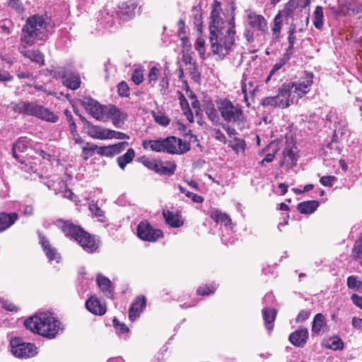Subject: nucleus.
<instances>
[{
	"mask_svg": "<svg viewBox=\"0 0 362 362\" xmlns=\"http://www.w3.org/2000/svg\"><path fill=\"white\" fill-rule=\"evenodd\" d=\"M234 7L225 11L221 4L214 1L209 21L211 52L219 58H223L232 49L235 42V24Z\"/></svg>",
	"mask_w": 362,
	"mask_h": 362,
	"instance_id": "nucleus-1",
	"label": "nucleus"
},
{
	"mask_svg": "<svg viewBox=\"0 0 362 362\" xmlns=\"http://www.w3.org/2000/svg\"><path fill=\"white\" fill-rule=\"evenodd\" d=\"M25 327L35 334L43 337L54 339L64 330L62 322L50 313H41L24 322Z\"/></svg>",
	"mask_w": 362,
	"mask_h": 362,
	"instance_id": "nucleus-2",
	"label": "nucleus"
},
{
	"mask_svg": "<svg viewBox=\"0 0 362 362\" xmlns=\"http://www.w3.org/2000/svg\"><path fill=\"white\" fill-rule=\"evenodd\" d=\"M49 19L46 16L35 15L28 18L23 29L21 41L27 45H32L47 35Z\"/></svg>",
	"mask_w": 362,
	"mask_h": 362,
	"instance_id": "nucleus-3",
	"label": "nucleus"
},
{
	"mask_svg": "<svg viewBox=\"0 0 362 362\" xmlns=\"http://www.w3.org/2000/svg\"><path fill=\"white\" fill-rule=\"evenodd\" d=\"M56 226L67 236L74 238L88 252H93L98 248V244L89 233L68 221L59 219Z\"/></svg>",
	"mask_w": 362,
	"mask_h": 362,
	"instance_id": "nucleus-4",
	"label": "nucleus"
},
{
	"mask_svg": "<svg viewBox=\"0 0 362 362\" xmlns=\"http://www.w3.org/2000/svg\"><path fill=\"white\" fill-rule=\"evenodd\" d=\"M291 87L286 86V83L282 84L279 88L278 93L274 96L264 98L262 105L282 109L289 107L296 100L295 95H291Z\"/></svg>",
	"mask_w": 362,
	"mask_h": 362,
	"instance_id": "nucleus-5",
	"label": "nucleus"
},
{
	"mask_svg": "<svg viewBox=\"0 0 362 362\" xmlns=\"http://www.w3.org/2000/svg\"><path fill=\"white\" fill-rule=\"evenodd\" d=\"M218 110L224 121L228 123L242 122L244 115L241 107L234 105L228 99H220L217 101Z\"/></svg>",
	"mask_w": 362,
	"mask_h": 362,
	"instance_id": "nucleus-6",
	"label": "nucleus"
},
{
	"mask_svg": "<svg viewBox=\"0 0 362 362\" xmlns=\"http://www.w3.org/2000/svg\"><path fill=\"white\" fill-rule=\"evenodd\" d=\"M81 103L86 111L96 120L102 122L110 120L112 105H101L97 100L90 98H84Z\"/></svg>",
	"mask_w": 362,
	"mask_h": 362,
	"instance_id": "nucleus-7",
	"label": "nucleus"
},
{
	"mask_svg": "<svg viewBox=\"0 0 362 362\" xmlns=\"http://www.w3.org/2000/svg\"><path fill=\"white\" fill-rule=\"evenodd\" d=\"M11 352L17 358H31L37 355V347L34 344L24 342L21 338L12 337L9 342Z\"/></svg>",
	"mask_w": 362,
	"mask_h": 362,
	"instance_id": "nucleus-8",
	"label": "nucleus"
},
{
	"mask_svg": "<svg viewBox=\"0 0 362 362\" xmlns=\"http://www.w3.org/2000/svg\"><path fill=\"white\" fill-rule=\"evenodd\" d=\"M313 75L311 73H305V77L297 82L286 83V86H291V95H295L296 99L302 98L308 93L313 83Z\"/></svg>",
	"mask_w": 362,
	"mask_h": 362,
	"instance_id": "nucleus-9",
	"label": "nucleus"
},
{
	"mask_svg": "<svg viewBox=\"0 0 362 362\" xmlns=\"http://www.w3.org/2000/svg\"><path fill=\"white\" fill-rule=\"evenodd\" d=\"M164 152L171 154H182L189 150V144L175 136L163 139Z\"/></svg>",
	"mask_w": 362,
	"mask_h": 362,
	"instance_id": "nucleus-10",
	"label": "nucleus"
},
{
	"mask_svg": "<svg viewBox=\"0 0 362 362\" xmlns=\"http://www.w3.org/2000/svg\"><path fill=\"white\" fill-rule=\"evenodd\" d=\"M137 235L142 240L156 242L163 236V232L153 228L148 222L141 221L137 226Z\"/></svg>",
	"mask_w": 362,
	"mask_h": 362,
	"instance_id": "nucleus-11",
	"label": "nucleus"
},
{
	"mask_svg": "<svg viewBox=\"0 0 362 362\" xmlns=\"http://www.w3.org/2000/svg\"><path fill=\"white\" fill-rule=\"evenodd\" d=\"M247 23L255 30L264 33L267 30V23L265 18L254 11L247 13Z\"/></svg>",
	"mask_w": 362,
	"mask_h": 362,
	"instance_id": "nucleus-12",
	"label": "nucleus"
},
{
	"mask_svg": "<svg viewBox=\"0 0 362 362\" xmlns=\"http://www.w3.org/2000/svg\"><path fill=\"white\" fill-rule=\"evenodd\" d=\"M30 115L35 116L51 122H56L58 119L57 116L49 109L34 103H33L31 110H30Z\"/></svg>",
	"mask_w": 362,
	"mask_h": 362,
	"instance_id": "nucleus-13",
	"label": "nucleus"
},
{
	"mask_svg": "<svg viewBox=\"0 0 362 362\" xmlns=\"http://www.w3.org/2000/svg\"><path fill=\"white\" fill-rule=\"evenodd\" d=\"M87 310L93 315H103L106 313V305L95 296H90L86 302Z\"/></svg>",
	"mask_w": 362,
	"mask_h": 362,
	"instance_id": "nucleus-14",
	"label": "nucleus"
},
{
	"mask_svg": "<svg viewBox=\"0 0 362 362\" xmlns=\"http://www.w3.org/2000/svg\"><path fill=\"white\" fill-rule=\"evenodd\" d=\"M30 147V141L26 137H21L13 146V156L20 162L23 163V156L21 153H25Z\"/></svg>",
	"mask_w": 362,
	"mask_h": 362,
	"instance_id": "nucleus-15",
	"label": "nucleus"
},
{
	"mask_svg": "<svg viewBox=\"0 0 362 362\" xmlns=\"http://www.w3.org/2000/svg\"><path fill=\"white\" fill-rule=\"evenodd\" d=\"M146 306V299L144 296L137 297L132 303L129 310V318L132 321L136 320Z\"/></svg>",
	"mask_w": 362,
	"mask_h": 362,
	"instance_id": "nucleus-16",
	"label": "nucleus"
},
{
	"mask_svg": "<svg viewBox=\"0 0 362 362\" xmlns=\"http://www.w3.org/2000/svg\"><path fill=\"white\" fill-rule=\"evenodd\" d=\"M87 134L95 139H108L109 129L99 125L88 124L86 127Z\"/></svg>",
	"mask_w": 362,
	"mask_h": 362,
	"instance_id": "nucleus-17",
	"label": "nucleus"
},
{
	"mask_svg": "<svg viewBox=\"0 0 362 362\" xmlns=\"http://www.w3.org/2000/svg\"><path fill=\"white\" fill-rule=\"evenodd\" d=\"M308 332L306 328H299L289 336L291 343L296 346H303L308 339Z\"/></svg>",
	"mask_w": 362,
	"mask_h": 362,
	"instance_id": "nucleus-18",
	"label": "nucleus"
},
{
	"mask_svg": "<svg viewBox=\"0 0 362 362\" xmlns=\"http://www.w3.org/2000/svg\"><path fill=\"white\" fill-rule=\"evenodd\" d=\"M40 243L49 260L50 262L54 261L56 263L59 262L61 259L60 255L57 252L55 248L50 245L49 243L46 240L45 237L40 238Z\"/></svg>",
	"mask_w": 362,
	"mask_h": 362,
	"instance_id": "nucleus-19",
	"label": "nucleus"
},
{
	"mask_svg": "<svg viewBox=\"0 0 362 362\" xmlns=\"http://www.w3.org/2000/svg\"><path fill=\"white\" fill-rule=\"evenodd\" d=\"M127 118V113L122 112L116 106L112 105L110 119L116 128H121Z\"/></svg>",
	"mask_w": 362,
	"mask_h": 362,
	"instance_id": "nucleus-20",
	"label": "nucleus"
},
{
	"mask_svg": "<svg viewBox=\"0 0 362 362\" xmlns=\"http://www.w3.org/2000/svg\"><path fill=\"white\" fill-rule=\"evenodd\" d=\"M18 218L16 213L0 212V233L8 229Z\"/></svg>",
	"mask_w": 362,
	"mask_h": 362,
	"instance_id": "nucleus-21",
	"label": "nucleus"
},
{
	"mask_svg": "<svg viewBox=\"0 0 362 362\" xmlns=\"http://www.w3.org/2000/svg\"><path fill=\"white\" fill-rule=\"evenodd\" d=\"M59 76L63 78V83L66 87L76 90L79 88L81 84V79L78 75L77 74H71L69 76H65L64 71L61 72H58Z\"/></svg>",
	"mask_w": 362,
	"mask_h": 362,
	"instance_id": "nucleus-22",
	"label": "nucleus"
},
{
	"mask_svg": "<svg viewBox=\"0 0 362 362\" xmlns=\"http://www.w3.org/2000/svg\"><path fill=\"white\" fill-rule=\"evenodd\" d=\"M309 23V16L307 12H305V21H300V25L298 23H292L291 26L292 28L290 30L289 36H288V44L291 45V47H293L296 41V37L294 35V33L296 28H298L300 30H303L308 25Z\"/></svg>",
	"mask_w": 362,
	"mask_h": 362,
	"instance_id": "nucleus-23",
	"label": "nucleus"
},
{
	"mask_svg": "<svg viewBox=\"0 0 362 362\" xmlns=\"http://www.w3.org/2000/svg\"><path fill=\"white\" fill-rule=\"evenodd\" d=\"M21 53L26 58L40 66L44 64V56L37 49H22Z\"/></svg>",
	"mask_w": 362,
	"mask_h": 362,
	"instance_id": "nucleus-24",
	"label": "nucleus"
},
{
	"mask_svg": "<svg viewBox=\"0 0 362 362\" xmlns=\"http://www.w3.org/2000/svg\"><path fill=\"white\" fill-rule=\"evenodd\" d=\"M211 218L214 220L217 223L224 225L228 227L231 224V219L225 213L221 212L218 209H214L211 211Z\"/></svg>",
	"mask_w": 362,
	"mask_h": 362,
	"instance_id": "nucleus-25",
	"label": "nucleus"
},
{
	"mask_svg": "<svg viewBox=\"0 0 362 362\" xmlns=\"http://www.w3.org/2000/svg\"><path fill=\"white\" fill-rule=\"evenodd\" d=\"M326 324L325 316L321 314H317L313 322L312 331L315 334L323 333L325 331Z\"/></svg>",
	"mask_w": 362,
	"mask_h": 362,
	"instance_id": "nucleus-26",
	"label": "nucleus"
},
{
	"mask_svg": "<svg viewBox=\"0 0 362 362\" xmlns=\"http://www.w3.org/2000/svg\"><path fill=\"white\" fill-rule=\"evenodd\" d=\"M262 315L266 328L269 332H271L273 329L272 322L276 318V312L273 308H267L263 309Z\"/></svg>",
	"mask_w": 362,
	"mask_h": 362,
	"instance_id": "nucleus-27",
	"label": "nucleus"
},
{
	"mask_svg": "<svg viewBox=\"0 0 362 362\" xmlns=\"http://www.w3.org/2000/svg\"><path fill=\"white\" fill-rule=\"evenodd\" d=\"M318 206L317 201L311 200L298 204L297 208L301 214H312L317 209Z\"/></svg>",
	"mask_w": 362,
	"mask_h": 362,
	"instance_id": "nucleus-28",
	"label": "nucleus"
},
{
	"mask_svg": "<svg viewBox=\"0 0 362 362\" xmlns=\"http://www.w3.org/2000/svg\"><path fill=\"white\" fill-rule=\"evenodd\" d=\"M142 146L145 149H151L156 152H164L163 139L144 140Z\"/></svg>",
	"mask_w": 362,
	"mask_h": 362,
	"instance_id": "nucleus-29",
	"label": "nucleus"
},
{
	"mask_svg": "<svg viewBox=\"0 0 362 362\" xmlns=\"http://www.w3.org/2000/svg\"><path fill=\"white\" fill-rule=\"evenodd\" d=\"M228 146L238 154L245 152L246 144L245 140L239 137L234 136L233 139L228 141Z\"/></svg>",
	"mask_w": 362,
	"mask_h": 362,
	"instance_id": "nucleus-30",
	"label": "nucleus"
},
{
	"mask_svg": "<svg viewBox=\"0 0 362 362\" xmlns=\"http://www.w3.org/2000/svg\"><path fill=\"white\" fill-rule=\"evenodd\" d=\"M157 173L160 175H171L175 173L176 165L173 162L160 160Z\"/></svg>",
	"mask_w": 362,
	"mask_h": 362,
	"instance_id": "nucleus-31",
	"label": "nucleus"
},
{
	"mask_svg": "<svg viewBox=\"0 0 362 362\" xmlns=\"http://www.w3.org/2000/svg\"><path fill=\"white\" fill-rule=\"evenodd\" d=\"M163 215L165 222L172 227L178 228L183 223L177 215L173 214L170 211H163Z\"/></svg>",
	"mask_w": 362,
	"mask_h": 362,
	"instance_id": "nucleus-32",
	"label": "nucleus"
},
{
	"mask_svg": "<svg viewBox=\"0 0 362 362\" xmlns=\"http://www.w3.org/2000/svg\"><path fill=\"white\" fill-rule=\"evenodd\" d=\"M283 25L282 13L279 12L274 18V25L272 29L274 40H278L280 37L281 30Z\"/></svg>",
	"mask_w": 362,
	"mask_h": 362,
	"instance_id": "nucleus-33",
	"label": "nucleus"
},
{
	"mask_svg": "<svg viewBox=\"0 0 362 362\" xmlns=\"http://www.w3.org/2000/svg\"><path fill=\"white\" fill-rule=\"evenodd\" d=\"M313 24L315 27L321 30L324 25V13L323 8L321 6H317L313 13Z\"/></svg>",
	"mask_w": 362,
	"mask_h": 362,
	"instance_id": "nucleus-34",
	"label": "nucleus"
},
{
	"mask_svg": "<svg viewBox=\"0 0 362 362\" xmlns=\"http://www.w3.org/2000/svg\"><path fill=\"white\" fill-rule=\"evenodd\" d=\"M135 156V153L134 149L129 148L127 151L122 156H119L117 158V163L119 166L123 170L126 167V165L131 163L133 158Z\"/></svg>",
	"mask_w": 362,
	"mask_h": 362,
	"instance_id": "nucleus-35",
	"label": "nucleus"
},
{
	"mask_svg": "<svg viewBox=\"0 0 362 362\" xmlns=\"http://www.w3.org/2000/svg\"><path fill=\"white\" fill-rule=\"evenodd\" d=\"M179 100H180V106H181L182 110L184 111V114L187 117V120L189 122L193 123L194 121L193 114L189 109V103H188L187 100H186V98L182 93H180V95Z\"/></svg>",
	"mask_w": 362,
	"mask_h": 362,
	"instance_id": "nucleus-36",
	"label": "nucleus"
},
{
	"mask_svg": "<svg viewBox=\"0 0 362 362\" xmlns=\"http://www.w3.org/2000/svg\"><path fill=\"white\" fill-rule=\"evenodd\" d=\"M33 103L21 101L16 104H13L11 108L18 113H23L30 115Z\"/></svg>",
	"mask_w": 362,
	"mask_h": 362,
	"instance_id": "nucleus-37",
	"label": "nucleus"
},
{
	"mask_svg": "<svg viewBox=\"0 0 362 362\" xmlns=\"http://www.w3.org/2000/svg\"><path fill=\"white\" fill-rule=\"evenodd\" d=\"M141 163L148 168V169L155 171L157 173L158 169V165L160 163V160L154 159V158H148L147 157L143 156L140 159Z\"/></svg>",
	"mask_w": 362,
	"mask_h": 362,
	"instance_id": "nucleus-38",
	"label": "nucleus"
},
{
	"mask_svg": "<svg viewBox=\"0 0 362 362\" xmlns=\"http://www.w3.org/2000/svg\"><path fill=\"white\" fill-rule=\"evenodd\" d=\"M89 210L90 211L93 216L98 218L100 222L105 221V216L104 212L102 209L98 206L97 204L92 202L89 204Z\"/></svg>",
	"mask_w": 362,
	"mask_h": 362,
	"instance_id": "nucleus-39",
	"label": "nucleus"
},
{
	"mask_svg": "<svg viewBox=\"0 0 362 362\" xmlns=\"http://www.w3.org/2000/svg\"><path fill=\"white\" fill-rule=\"evenodd\" d=\"M98 146L93 144H86V145L82 147V156L83 159L87 160L89 158L93 156Z\"/></svg>",
	"mask_w": 362,
	"mask_h": 362,
	"instance_id": "nucleus-40",
	"label": "nucleus"
},
{
	"mask_svg": "<svg viewBox=\"0 0 362 362\" xmlns=\"http://www.w3.org/2000/svg\"><path fill=\"white\" fill-rule=\"evenodd\" d=\"M153 117L156 122L162 127H167L170 122V119L161 112H153Z\"/></svg>",
	"mask_w": 362,
	"mask_h": 362,
	"instance_id": "nucleus-41",
	"label": "nucleus"
},
{
	"mask_svg": "<svg viewBox=\"0 0 362 362\" xmlns=\"http://www.w3.org/2000/svg\"><path fill=\"white\" fill-rule=\"evenodd\" d=\"M255 88L252 86V83L251 81L248 82L247 85L245 83V81L242 83V92L244 94V100L247 103L248 106L250 104L248 103V94L253 95Z\"/></svg>",
	"mask_w": 362,
	"mask_h": 362,
	"instance_id": "nucleus-42",
	"label": "nucleus"
},
{
	"mask_svg": "<svg viewBox=\"0 0 362 362\" xmlns=\"http://www.w3.org/2000/svg\"><path fill=\"white\" fill-rule=\"evenodd\" d=\"M97 283L103 292H110V281L107 278L99 274L97 276Z\"/></svg>",
	"mask_w": 362,
	"mask_h": 362,
	"instance_id": "nucleus-43",
	"label": "nucleus"
},
{
	"mask_svg": "<svg viewBox=\"0 0 362 362\" xmlns=\"http://www.w3.org/2000/svg\"><path fill=\"white\" fill-rule=\"evenodd\" d=\"M113 325L117 333L119 336H126L129 332V328L126 326V325L120 322L116 318H114L113 320Z\"/></svg>",
	"mask_w": 362,
	"mask_h": 362,
	"instance_id": "nucleus-44",
	"label": "nucleus"
},
{
	"mask_svg": "<svg viewBox=\"0 0 362 362\" xmlns=\"http://www.w3.org/2000/svg\"><path fill=\"white\" fill-rule=\"evenodd\" d=\"M216 288L217 286L214 283L210 285L202 286L197 289V293L200 296L210 295L215 291Z\"/></svg>",
	"mask_w": 362,
	"mask_h": 362,
	"instance_id": "nucleus-45",
	"label": "nucleus"
},
{
	"mask_svg": "<svg viewBox=\"0 0 362 362\" xmlns=\"http://www.w3.org/2000/svg\"><path fill=\"white\" fill-rule=\"evenodd\" d=\"M327 346L333 350H339L343 348V342L338 337H332L327 341Z\"/></svg>",
	"mask_w": 362,
	"mask_h": 362,
	"instance_id": "nucleus-46",
	"label": "nucleus"
},
{
	"mask_svg": "<svg viewBox=\"0 0 362 362\" xmlns=\"http://www.w3.org/2000/svg\"><path fill=\"white\" fill-rule=\"evenodd\" d=\"M132 81L136 84L139 85L144 80V71L141 68H136L134 70L132 75Z\"/></svg>",
	"mask_w": 362,
	"mask_h": 362,
	"instance_id": "nucleus-47",
	"label": "nucleus"
},
{
	"mask_svg": "<svg viewBox=\"0 0 362 362\" xmlns=\"http://www.w3.org/2000/svg\"><path fill=\"white\" fill-rule=\"evenodd\" d=\"M204 44H205V40L202 37H197V39L195 42V44H194L195 49L197 50L200 57L202 59H204V55H205Z\"/></svg>",
	"mask_w": 362,
	"mask_h": 362,
	"instance_id": "nucleus-48",
	"label": "nucleus"
},
{
	"mask_svg": "<svg viewBox=\"0 0 362 362\" xmlns=\"http://www.w3.org/2000/svg\"><path fill=\"white\" fill-rule=\"evenodd\" d=\"M353 254L356 257L362 258V234L354 243Z\"/></svg>",
	"mask_w": 362,
	"mask_h": 362,
	"instance_id": "nucleus-49",
	"label": "nucleus"
},
{
	"mask_svg": "<svg viewBox=\"0 0 362 362\" xmlns=\"http://www.w3.org/2000/svg\"><path fill=\"white\" fill-rule=\"evenodd\" d=\"M159 69L156 66H153L148 73V83L153 86L155 83L156 82L158 75H159Z\"/></svg>",
	"mask_w": 362,
	"mask_h": 362,
	"instance_id": "nucleus-50",
	"label": "nucleus"
},
{
	"mask_svg": "<svg viewBox=\"0 0 362 362\" xmlns=\"http://www.w3.org/2000/svg\"><path fill=\"white\" fill-rule=\"evenodd\" d=\"M129 139V136L124 133L117 132L109 129L108 139Z\"/></svg>",
	"mask_w": 362,
	"mask_h": 362,
	"instance_id": "nucleus-51",
	"label": "nucleus"
},
{
	"mask_svg": "<svg viewBox=\"0 0 362 362\" xmlns=\"http://www.w3.org/2000/svg\"><path fill=\"white\" fill-rule=\"evenodd\" d=\"M347 285L350 288L359 289L362 286V282L358 281L355 276H351L348 277Z\"/></svg>",
	"mask_w": 362,
	"mask_h": 362,
	"instance_id": "nucleus-52",
	"label": "nucleus"
},
{
	"mask_svg": "<svg viewBox=\"0 0 362 362\" xmlns=\"http://www.w3.org/2000/svg\"><path fill=\"white\" fill-rule=\"evenodd\" d=\"M98 152L99 154H100L102 156H105L107 157L112 156L115 155L113 153V148H112V145L102 146V147L99 148Z\"/></svg>",
	"mask_w": 362,
	"mask_h": 362,
	"instance_id": "nucleus-53",
	"label": "nucleus"
},
{
	"mask_svg": "<svg viewBox=\"0 0 362 362\" xmlns=\"http://www.w3.org/2000/svg\"><path fill=\"white\" fill-rule=\"evenodd\" d=\"M129 143L127 141H122L119 142L116 144L112 145L113 148V153L115 155L121 153L122 151H124L127 146H128Z\"/></svg>",
	"mask_w": 362,
	"mask_h": 362,
	"instance_id": "nucleus-54",
	"label": "nucleus"
},
{
	"mask_svg": "<svg viewBox=\"0 0 362 362\" xmlns=\"http://www.w3.org/2000/svg\"><path fill=\"white\" fill-rule=\"evenodd\" d=\"M335 180L336 177L334 176H322L320 178V182L323 186L332 187Z\"/></svg>",
	"mask_w": 362,
	"mask_h": 362,
	"instance_id": "nucleus-55",
	"label": "nucleus"
},
{
	"mask_svg": "<svg viewBox=\"0 0 362 362\" xmlns=\"http://www.w3.org/2000/svg\"><path fill=\"white\" fill-rule=\"evenodd\" d=\"M129 87L127 83L121 82L118 84V93L121 96H127L129 95Z\"/></svg>",
	"mask_w": 362,
	"mask_h": 362,
	"instance_id": "nucleus-56",
	"label": "nucleus"
},
{
	"mask_svg": "<svg viewBox=\"0 0 362 362\" xmlns=\"http://www.w3.org/2000/svg\"><path fill=\"white\" fill-rule=\"evenodd\" d=\"M8 24L9 22L7 21L0 22V33L4 36H7L11 33Z\"/></svg>",
	"mask_w": 362,
	"mask_h": 362,
	"instance_id": "nucleus-57",
	"label": "nucleus"
},
{
	"mask_svg": "<svg viewBox=\"0 0 362 362\" xmlns=\"http://www.w3.org/2000/svg\"><path fill=\"white\" fill-rule=\"evenodd\" d=\"M212 136L216 139V140L226 144V138L223 133L220 130L215 129L213 130Z\"/></svg>",
	"mask_w": 362,
	"mask_h": 362,
	"instance_id": "nucleus-58",
	"label": "nucleus"
},
{
	"mask_svg": "<svg viewBox=\"0 0 362 362\" xmlns=\"http://www.w3.org/2000/svg\"><path fill=\"white\" fill-rule=\"evenodd\" d=\"M286 63V61L284 59H280L278 62H276L272 67V70L270 71V74L267 78L268 81L272 76L278 70H279Z\"/></svg>",
	"mask_w": 362,
	"mask_h": 362,
	"instance_id": "nucleus-59",
	"label": "nucleus"
},
{
	"mask_svg": "<svg viewBox=\"0 0 362 362\" xmlns=\"http://www.w3.org/2000/svg\"><path fill=\"white\" fill-rule=\"evenodd\" d=\"M186 197L191 199L194 203H202L204 202V198L202 196L191 192H187Z\"/></svg>",
	"mask_w": 362,
	"mask_h": 362,
	"instance_id": "nucleus-60",
	"label": "nucleus"
},
{
	"mask_svg": "<svg viewBox=\"0 0 362 362\" xmlns=\"http://www.w3.org/2000/svg\"><path fill=\"white\" fill-rule=\"evenodd\" d=\"M310 315V313L309 311L303 310L298 314L296 320L297 322H302L306 320L309 317Z\"/></svg>",
	"mask_w": 362,
	"mask_h": 362,
	"instance_id": "nucleus-61",
	"label": "nucleus"
},
{
	"mask_svg": "<svg viewBox=\"0 0 362 362\" xmlns=\"http://www.w3.org/2000/svg\"><path fill=\"white\" fill-rule=\"evenodd\" d=\"M169 86V80L167 77H162L160 78L159 86L160 88V91L164 94L166 90L168 88Z\"/></svg>",
	"mask_w": 362,
	"mask_h": 362,
	"instance_id": "nucleus-62",
	"label": "nucleus"
},
{
	"mask_svg": "<svg viewBox=\"0 0 362 362\" xmlns=\"http://www.w3.org/2000/svg\"><path fill=\"white\" fill-rule=\"evenodd\" d=\"M353 327L357 329L362 330V319L354 317L351 320Z\"/></svg>",
	"mask_w": 362,
	"mask_h": 362,
	"instance_id": "nucleus-63",
	"label": "nucleus"
},
{
	"mask_svg": "<svg viewBox=\"0 0 362 362\" xmlns=\"http://www.w3.org/2000/svg\"><path fill=\"white\" fill-rule=\"evenodd\" d=\"M351 300L356 306L362 309V297L354 294L351 296Z\"/></svg>",
	"mask_w": 362,
	"mask_h": 362,
	"instance_id": "nucleus-64",
	"label": "nucleus"
}]
</instances>
